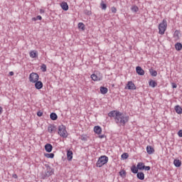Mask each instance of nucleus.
<instances>
[{"instance_id":"nucleus-44","label":"nucleus","mask_w":182,"mask_h":182,"mask_svg":"<svg viewBox=\"0 0 182 182\" xmlns=\"http://www.w3.org/2000/svg\"><path fill=\"white\" fill-rule=\"evenodd\" d=\"M81 139L83 140L84 141H86V140H87L86 137H85V136H82Z\"/></svg>"},{"instance_id":"nucleus-12","label":"nucleus","mask_w":182,"mask_h":182,"mask_svg":"<svg viewBox=\"0 0 182 182\" xmlns=\"http://www.w3.org/2000/svg\"><path fill=\"white\" fill-rule=\"evenodd\" d=\"M60 6L63 11H68L69 10V5H68V3L65 1H63L60 4Z\"/></svg>"},{"instance_id":"nucleus-43","label":"nucleus","mask_w":182,"mask_h":182,"mask_svg":"<svg viewBox=\"0 0 182 182\" xmlns=\"http://www.w3.org/2000/svg\"><path fill=\"white\" fill-rule=\"evenodd\" d=\"M4 109H2V107H0V115L2 114V112Z\"/></svg>"},{"instance_id":"nucleus-31","label":"nucleus","mask_w":182,"mask_h":182,"mask_svg":"<svg viewBox=\"0 0 182 182\" xmlns=\"http://www.w3.org/2000/svg\"><path fill=\"white\" fill-rule=\"evenodd\" d=\"M77 26H78L79 29H82V31H85V23H79Z\"/></svg>"},{"instance_id":"nucleus-22","label":"nucleus","mask_w":182,"mask_h":182,"mask_svg":"<svg viewBox=\"0 0 182 182\" xmlns=\"http://www.w3.org/2000/svg\"><path fill=\"white\" fill-rule=\"evenodd\" d=\"M107 92H109V90L107 89V87H100V92L102 93V95H106V93H107Z\"/></svg>"},{"instance_id":"nucleus-35","label":"nucleus","mask_w":182,"mask_h":182,"mask_svg":"<svg viewBox=\"0 0 182 182\" xmlns=\"http://www.w3.org/2000/svg\"><path fill=\"white\" fill-rule=\"evenodd\" d=\"M101 8H102V9H103L105 11V10H106V8H107V5H106V4L103 3V1H102Z\"/></svg>"},{"instance_id":"nucleus-6","label":"nucleus","mask_w":182,"mask_h":182,"mask_svg":"<svg viewBox=\"0 0 182 182\" xmlns=\"http://www.w3.org/2000/svg\"><path fill=\"white\" fill-rule=\"evenodd\" d=\"M28 79L29 82H31V83H36V82H38V80H39V75H38V73H31L29 75Z\"/></svg>"},{"instance_id":"nucleus-8","label":"nucleus","mask_w":182,"mask_h":182,"mask_svg":"<svg viewBox=\"0 0 182 182\" xmlns=\"http://www.w3.org/2000/svg\"><path fill=\"white\" fill-rule=\"evenodd\" d=\"M125 89H128L129 90H136V85L133 83L132 81H129Z\"/></svg>"},{"instance_id":"nucleus-14","label":"nucleus","mask_w":182,"mask_h":182,"mask_svg":"<svg viewBox=\"0 0 182 182\" xmlns=\"http://www.w3.org/2000/svg\"><path fill=\"white\" fill-rule=\"evenodd\" d=\"M67 159L68 161H72V159H73V152L70 150H68L67 151Z\"/></svg>"},{"instance_id":"nucleus-3","label":"nucleus","mask_w":182,"mask_h":182,"mask_svg":"<svg viewBox=\"0 0 182 182\" xmlns=\"http://www.w3.org/2000/svg\"><path fill=\"white\" fill-rule=\"evenodd\" d=\"M108 161H109V157H107L105 155L101 156L98 159V160L96 163V166L97 167H103V166H105V164H107Z\"/></svg>"},{"instance_id":"nucleus-21","label":"nucleus","mask_w":182,"mask_h":182,"mask_svg":"<svg viewBox=\"0 0 182 182\" xmlns=\"http://www.w3.org/2000/svg\"><path fill=\"white\" fill-rule=\"evenodd\" d=\"M136 177L139 180H144V173L143 172H138L136 173Z\"/></svg>"},{"instance_id":"nucleus-33","label":"nucleus","mask_w":182,"mask_h":182,"mask_svg":"<svg viewBox=\"0 0 182 182\" xmlns=\"http://www.w3.org/2000/svg\"><path fill=\"white\" fill-rule=\"evenodd\" d=\"M32 21H42V16H37L36 17H33L32 18Z\"/></svg>"},{"instance_id":"nucleus-39","label":"nucleus","mask_w":182,"mask_h":182,"mask_svg":"<svg viewBox=\"0 0 182 182\" xmlns=\"http://www.w3.org/2000/svg\"><path fill=\"white\" fill-rule=\"evenodd\" d=\"M178 135L179 137H182V130H179V132H178Z\"/></svg>"},{"instance_id":"nucleus-4","label":"nucleus","mask_w":182,"mask_h":182,"mask_svg":"<svg viewBox=\"0 0 182 182\" xmlns=\"http://www.w3.org/2000/svg\"><path fill=\"white\" fill-rule=\"evenodd\" d=\"M167 29V21L164 19L161 23L159 25V31L160 35H164L166 30Z\"/></svg>"},{"instance_id":"nucleus-29","label":"nucleus","mask_w":182,"mask_h":182,"mask_svg":"<svg viewBox=\"0 0 182 182\" xmlns=\"http://www.w3.org/2000/svg\"><path fill=\"white\" fill-rule=\"evenodd\" d=\"M121 157L123 159V160H127V159H129V154L124 153L122 154Z\"/></svg>"},{"instance_id":"nucleus-28","label":"nucleus","mask_w":182,"mask_h":182,"mask_svg":"<svg viewBox=\"0 0 182 182\" xmlns=\"http://www.w3.org/2000/svg\"><path fill=\"white\" fill-rule=\"evenodd\" d=\"M44 156L45 157H47V159H53V157H55V154H45Z\"/></svg>"},{"instance_id":"nucleus-45","label":"nucleus","mask_w":182,"mask_h":182,"mask_svg":"<svg viewBox=\"0 0 182 182\" xmlns=\"http://www.w3.org/2000/svg\"><path fill=\"white\" fill-rule=\"evenodd\" d=\"M9 75H10V76H14V73L13 71H11V72L9 73Z\"/></svg>"},{"instance_id":"nucleus-46","label":"nucleus","mask_w":182,"mask_h":182,"mask_svg":"<svg viewBox=\"0 0 182 182\" xmlns=\"http://www.w3.org/2000/svg\"><path fill=\"white\" fill-rule=\"evenodd\" d=\"M13 177H14V178H18V175L14 174V175H13Z\"/></svg>"},{"instance_id":"nucleus-5","label":"nucleus","mask_w":182,"mask_h":182,"mask_svg":"<svg viewBox=\"0 0 182 182\" xmlns=\"http://www.w3.org/2000/svg\"><path fill=\"white\" fill-rule=\"evenodd\" d=\"M58 134L63 137V139H66L68 137V131H66V127L64 125H60L58 127Z\"/></svg>"},{"instance_id":"nucleus-13","label":"nucleus","mask_w":182,"mask_h":182,"mask_svg":"<svg viewBox=\"0 0 182 182\" xmlns=\"http://www.w3.org/2000/svg\"><path fill=\"white\" fill-rule=\"evenodd\" d=\"M48 132H49L50 133H55V132H56V127L53 124H50L48 127Z\"/></svg>"},{"instance_id":"nucleus-7","label":"nucleus","mask_w":182,"mask_h":182,"mask_svg":"<svg viewBox=\"0 0 182 182\" xmlns=\"http://www.w3.org/2000/svg\"><path fill=\"white\" fill-rule=\"evenodd\" d=\"M138 170H144L145 171H150L151 167L150 166H146L144 165V163L139 162L137 164Z\"/></svg>"},{"instance_id":"nucleus-15","label":"nucleus","mask_w":182,"mask_h":182,"mask_svg":"<svg viewBox=\"0 0 182 182\" xmlns=\"http://www.w3.org/2000/svg\"><path fill=\"white\" fill-rule=\"evenodd\" d=\"M94 132L96 134H102V127L100 126H95L94 127Z\"/></svg>"},{"instance_id":"nucleus-10","label":"nucleus","mask_w":182,"mask_h":182,"mask_svg":"<svg viewBox=\"0 0 182 182\" xmlns=\"http://www.w3.org/2000/svg\"><path fill=\"white\" fill-rule=\"evenodd\" d=\"M35 83V87L37 89V90H41L42 87H43V82L42 81L38 80L37 82H34Z\"/></svg>"},{"instance_id":"nucleus-30","label":"nucleus","mask_w":182,"mask_h":182,"mask_svg":"<svg viewBox=\"0 0 182 182\" xmlns=\"http://www.w3.org/2000/svg\"><path fill=\"white\" fill-rule=\"evenodd\" d=\"M131 11L132 12H139V7L137 6H133L132 8H131Z\"/></svg>"},{"instance_id":"nucleus-17","label":"nucleus","mask_w":182,"mask_h":182,"mask_svg":"<svg viewBox=\"0 0 182 182\" xmlns=\"http://www.w3.org/2000/svg\"><path fill=\"white\" fill-rule=\"evenodd\" d=\"M146 151L149 154H153L154 153V148H153L151 146H147Z\"/></svg>"},{"instance_id":"nucleus-25","label":"nucleus","mask_w":182,"mask_h":182,"mask_svg":"<svg viewBox=\"0 0 182 182\" xmlns=\"http://www.w3.org/2000/svg\"><path fill=\"white\" fill-rule=\"evenodd\" d=\"M149 73L151 76H157V71L153 68L149 69Z\"/></svg>"},{"instance_id":"nucleus-36","label":"nucleus","mask_w":182,"mask_h":182,"mask_svg":"<svg viewBox=\"0 0 182 182\" xmlns=\"http://www.w3.org/2000/svg\"><path fill=\"white\" fill-rule=\"evenodd\" d=\"M41 69L42 72H46V65H45V64L41 65Z\"/></svg>"},{"instance_id":"nucleus-26","label":"nucleus","mask_w":182,"mask_h":182,"mask_svg":"<svg viewBox=\"0 0 182 182\" xmlns=\"http://www.w3.org/2000/svg\"><path fill=\"white\" fill-rule=\"evenodd\" d=\"M175 48H176V50H181V49H182L181 43H176L175 44Z\"/></svg>"},{"instance_id":"nucleus-24","label":"nucleus","mask_w":182,"mask_h":182,"mask_svg":"<svg viewBox=\"0 0 182 182\" xmlns=\"http://www.w3.org/2000/svg\"><path fill=\"white\" fill-rule=\"evenodd\" d=\"M30 57H31L32 59H35V58H38V52L31 51L30 52Z\"/></svg>"},{"instance_id":"nucleus-19","label":"nucleus","mask_w":182,"mask_h":182,"mask_svg":"<svg viewBox=\"0 0 182 182\" xmlns=\"http://www.w3.org/2000/svg\"><path fill=\"white\" fill-rule=\"evenodd\" d=\"M175 111L178 114H182V108L180 105L175 106Z\"/></svg>"},{"instance_id":"nucleus-20","label":"nucleus","mask_w":182,"mask_h":182,"mask_svg":"<svg viewBox=\"0 0 182 182\" xmlns=\"http://www.w3.org/2000/svg\"><path fill=\"white\" fill-rule=\"evenodd\" d=\"M173 164L175 167H181V161L179 159H174Z\"/></svg>"},{"instance_id":"nucleus-18","label":"nucleus","mask_w":182,"mask_h":182,"mask_svg":"<svg viewBox=\"0 0 182 182\" xmlns=\"http://www.w3.org/2000/svg\"><path fill=\"white\" fill-rule=\"evenodd\" d=\"M131 171L132 173H133L134 174H137L139 173V168L138 166L136 167V165H133L131 167Z\"/></svg>"},{"instance_id":"nucleus-23","label":"nucleus","mask_w":182,"mask_h":182,"mask_svg":"<svg viewBox=\"0 0 182 182\" xmlns=\"http://www.w3.org/2000/svg\"><path fill=\"white\" fill-rule=\"evenodd\" d=\"M50 119H51V120H58V114L55 112H52L50 114Z\"/></svg>"},{"instance_id":"nucleus-41","label":"nucleus","mask_w":182,"mask_h":182,"mask_svg":"<svg viewBox=\"0 0 182 182\" xmlns=\"http://www.w3.org/2000/svg\"><path fill=\"white\" fill-rule=\"evenodd\" d=\"M40 14H45V10L41 9H40Z\"/></svg>"},{"instance_id":"nucleus-2","label":"nucleus","mask_w":182,"mask_h":182,"mask_svg":"<svg viewBox=\"0 0 182 182\" xmlns=\"http://www.w3.org/2000/svg\"><path fill=\"white\" fill-rule=\"evenodd\" d=\"M46 171L41 173V178L45 180V178H48V177H50V176H53L55 173V169H53L49 164H46Z\"/></svg>"},{"instance_id":"nucleus-34","label":"nucleus","mask_w":182,"mask_h":182,"mask_svg":"<svg viewBox=\"0 0 182 182\" xmlns=\"http://www.w3.org/2000/svg\"><path fill=\"white\" fill-rule=\"evenodd\" d=\"M119 176L121 177H126V171L122 170V171H119Z\"/></svg>"},{"instance_id":"nucleus-27","label":"nucleus","mask_w":182,"mask_h":182,"mask_svg":"<svg viewBox=\"0 0 182 182\" xmlns=\"http://www.w3.org/2000/svg\"><path fill=\"white\" fill-rule=\"evenodd\" d=\"M149 83L151 87H156V86H157V82L153 80H151Z\"/></svg>"},{"instance_id":"nucleus-42","label":"nucleus","mask_w":182,"mask_h":182,"mask_svg":"<svg viewBox=\"0 0 182 182\" xmlns=\"http://www.w3.org/2000/svg\"><path fill=\"white\" fill-rule=\"evenodd\" d=\"M99 139H105V134L100 135Z\"/></svg>"},{"instance_id":"nucleus-38","label":"nucleus","mask_w":182,"mask_h":182,"mask_svg":"<svg viewBox=\"0 0 182 182\" xmlns=\"http://www.w3.org/2000/svg\"><path fill=\"white\" fill-rule=\"evenodd\" d=\"M43 115V112H41V111H38L37 112V116H38V117H41V116Z\"/></svg>"},{"instance_id":"nucleus-32","label":"nucleus","mask_w":182,"mask_h":182,"mask_svg":"<svg viewBox=\"0 0 182 182\" xmlns=\"http://www.w3.org/2000/svg\"><path fill=\"white\" fill-rule=\"evenodd\" d=\"M173 37H175L176 39H178V38H180V32L178 30L174 32Z\"/></svg>"},{"instance_id":"nucleus-16","label":"nucleus","mask_w":182,"mask_h":182,"mask_svg":"<svg viewBox=\"0 0 182 182\" xmlns=\"http://www.w3.org/2000/svg\"><path fill=\"white\" fill-rule=\"evenodd\" d=\"M91 79H92V80H94V82H97V81L102 80V77H98V76L96 75L95 74L91 75Z\"/></svg>"},{"instance_id":"nucleus-40","label":"nucleus","mask_w":182,"mask_h":182,"mask_svg":"<svg viewBox=\"0 0 182 182\" xmlns=\"http://www.w3.org/2000/svg\"><path fill=\"white\" fill-rule=\"evenodd\" d=\"M172 87H173V89H176V88L177 87V84L173 82V83H172Z\"/></svg>"},{"instance_id":"nucleus-1","label":"nucleus","mask_w":182,"mask_h":182,"mask_svg":"<svg viewBox=\"0 0 182 182\" xmlns=\"http://www.w3.org/2000/svg\"><path fill=\"white\" fill-rule=\"evenodd\" d=\"M109 117H113L115 123L119 126H126V123L129 122V116L124 115L123 113L113 110L108 113Z\"/></svg>"},{"instance_id":"nucleus-37","label":"nucleus","mask_w":182,"mask_h":182,"mask_svg":"<svg viewBox=\"0 0 182 182\" xmlns=\"http://www.w3.org/2000/svg\"><path fill=\"white\" fill-rule=\"evenodd\" d=\"M111 11H112V14H116L117 12V9H116V7H114V6H112L111 8Z\"/></svg>"},{"instance_id":"nucleus-11","label":"nucleus","mask_w":182,"mask_h":182,"mask_svg":"<svg viewBox=\"0 0 182 182\" xmlns=\"http://www.w3.org/2000/svg\"><path fill=\"white\" fill-rule=\"evenodd\" d=\"M53 149V146L50 144H46L45 145V150L47 151V153H50L52 150Z\"/></svg>"},{"instance_id":"nucleus-9","label":"nucleus","mask_w":182,"mask_h":182,"mask_svg":"<svg viewBox=\"0 0 182 182\" xmlns=\"http://www.w3.org/2000/svg\"><path fill=\"white\" fill-rule=\"evenodd\" d=\"M136 72L139 76H144V70L140 66L136 68Z\"/></svg>"}]
</instances>
